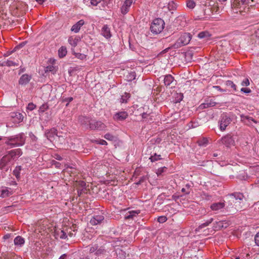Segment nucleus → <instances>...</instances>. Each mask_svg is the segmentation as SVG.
I'll return each mask as SVG.
<instances>
[{
    "mask_svg": "<svg viewBox=\"0 0 259 259\" xmlns=\"http://www.w3.org/2000/svg\"><path fill=\"white\" fill-rule=\"evenodd\" d=\"M257 3L256 0H233L231 6L234 13L244 15L243 13L247 12L250 7L254 6Z\"/></svg>",
    "mask_w": 259,
    "mask_h": 259,
    "instance_id": "obj_1",
    "label": "nucleus"
},
{
    "mask_svg": "<svg viewBox=\"0 0 259 259\" xmlns=\"http://www.w3.org/2000/svg\"><path fill=\"white\" fill-rule=\"evenodd\" d=\"M25 141V136L24 133H22L18 135L11 136L8 138L6 141V144L10 146L11 148L20 146L24 144Z\"/></svg>",
    "mask_w": 259,
    "mask_h": 259,
    "instance_id": "obj_2",
    "label": "nucleus"
},
{
    "mask_svg": "<svg viewBox=\"0 0 259 259\" xmlns=\"http://www.w3.org/2000/svg\"><path fill=\"white\" fill-rule=\"evenodd\" d=\"M191 39V35L189 33H184L181 35L173 47L175 49H178L188 44Z\"/></svg>",
    "mask_w": 259,
    "mask_h": 259,
    "instance_id": "obj_3",
    "label": "nucleus"
},
{
    "mask_svg": "<svg viewBox=\"0 0 259 259\" xmlns=\"http://www.w3.org/2000/svg\"><path fill=\"white\" fill-rule=\"evenodd\" d=\"M164 22L161 18L155 19L150 27V29L153 33L158 34L163 29L164 26Z\"/></svg>",
    "mask_w": 259,
    "mask_h": 259,
    "instance_id": "obj_4",
    "label": "nucleus"
},
{
    "mask_svg": "<svg viewBox=\"0 0 259 259\" xmlns=\"http://www.w3.org/2000/svg\"><path fill=\"white\" fill-rule=\"evenodd\" d=\"M106 125L100 120L92 119L90 123L89 129L91 130L104 131L106 129Z\"/></svg>",
    "mask_w": 259,
    "mask_h": 259,
    "instance_id": "obj_5",
    "label": "nucleus"
},
{
    "mask_svg": "<svg viewBox=\"0 0 259 259\" xmlns=\"http://www.w3.org/2000/svg\"><path fill=\"white\" fill-rule=\"evenodd\" d=\"M231 118L226 115H223L221 116L220 122V128L221 131L225 130L226 127L230 123Z\"/></svg>",
    "mask_w": 259,
    "mask_h": 259,
    "instance_id": "obj_6",
    "label": "nucleus"
},
{
    "mask_svg": "<svg viewBox=\"0 0 259 259\" xmlns=\"http://www.w3.org/2000/svg\"><path fill=\"white\" fill-rule=\"evenodd\" d=\"M136 0H125L120 8V12L122 14H126L130 10L132 5L135 3Z\"/></svg>",
    "mask_w": 259,
    "mask_h": 259,
    "instance_id": "obj_7",
    "label": "nucleus"
},
{
    "mask_svg": "<svg viewBox=\"0 0 259 259\" xmlns=\"http://www.w3.org/2000/svg\"><path fill=\"white\" fill-rule=\"evenodd\" d=\"M225 206V201L214 202L211 204L210 208L211 210L216 212V213L222 211V209Z\"/></svg>",
    "mask_w": 259,
    "mask_h": 259,
    "instance_id": "obj_8",
    "label": "nucleus"
},
{
    "mask_svg": "<svg viewBox=\"0 0 259 259\" xmlns=\"http://www.w3.org/2000/svg\"><path fill=\"white\" fill-rule=\"evenodd\" d=\"M22 154V152L21 149H16L11 150L8 152L7 155L12 160H16Z\"/></svg>",
    "mask_w": 259,
    "mask_h": 259,
    "instance_id": "obj_9",
    "label": "nucleus"
},
{
    "mask_svg": "<svg viewBox=\"0 0 259 259\" xmlns=\"http://www.w3.org/2000/svg\"><path fill=\"white\" fill-rule=\"evenodd\" d=\"M104 220V217L102 215H95L90 220V224L92 226L101 225Z\"/></svg>",
    "mask_w": 259,
    "mask_h": 259,
    "instance_id": "obj_10",
    "label": "nucleus"
},
{
    "mask_svg": "<svg viewBox=\"0 0 259 259\" xmlns=\"http://www.w3.org/2000/svg\"><path fill=\"white\" fill-rule=\"evenodd\" d=\"M128 117V113L126 111H120L116 112L113 116L115 121H122Z\"/></svg>",
    "mask_w": 259,
    "mask_h": 259,
    "instance_id": "obj_11",
    "label": "nucleus"
},
{
    "mask_svg": "<svg viewBox=\"0 0 259 259\" xmlns=\"http://www.w3.org/2000/svg\"><path fill=\"white\" fill-rule=\"evenodd\" d=\"M222 143L227 147H230L234 144V141L230 135H226L221 139Z\"/></svg>",
    "mask_w": 259,
    "mask_h": 259,
    "instance_id": "obj_12",
    "label": "nucleus"
},
{
    "mask_svg": "<svg viewBox=\"0 0 259 259\" xmlns=\"http://www.w3.org/2000/svg\"><path fill=\"white\" fill-rule=\"evenodd\" d=\"M92 119H93L90 117L85 116H81L79 118V120L81 125L88 129H89L90 123H91V121H92Z\"/></svg>",
    "mask_w": 259,
    "mask_h": 259,
    "instance_id": "obj_13",
    "label": "nucleus"
},
{
    "mask_svg": "<svg viewBox=\"0 0 259 259\" xmlns=\"http://www.w3.org/2000/svg\"><path fill=\"white\" fill-rule=\"evenodd\" d=\"M101 34L107 39L110 38L111 37L110 28L108 25H103L101 29Z\"/></svg>",
    "mask_w": 259,
    "mask_h": 259,
    "instance_id": "obj_14",
    "label": "nucleus"
},
{
    "mask_svg": "<svg viewBox=\"0 0 259 259\" xmlns=\"http://www.w3.org/2000/svg\"><path fill=\"white\" fill-rule=\"evenodd\" d=\"M45 136L49 141H53L55 139V137L58 136L57 134V130L55 128L51 129L46 132Z\"/></svg>",
    "mask_w": 259,
    "mask_h": 259,
    "instance_id": "obj_15",
    "label": "nucleus"
},
{
    "mask_svg": "<svg viewBox=\"0 0 259 259\" xmlns=\"http://www.w3.org/2000/svg\"><path fill=\"white\" fill-rule=\"evenodd\" d=\"M216 105V103L212 99H208L205 100L203 103H202L199 107L201 109H205L210 107H213Z\"/></svg>",
    "mask_w": 259,
    "mask_h": 259,
    "instance_id": "obj_16",
    "label": "nucleus"
},
{
    "mask_svg": "<svg viewBox=\"0 0 259 259\" xmlns=\"http://www.w3.org/2000/svg\"><path fill=\"white\" fill-rule=\"evenodd\" d=\"M84 24V21L82 19L80 20L72 26L71 30L75 33H77L79 31L81 27Z\"/></svg>",
    "mask_w": 259,
    "mask_h": 259,
    "instance_id": "obj_17",
    "label": "nucleus"
},
{
    "mask_svg": "<svg viewBox=\"0 0 259 259\" xmlns=\"http://www.w3.org/2000/svg\"><path fill=\"white\" fill-rule=\"evenodd\" d=\"M11 159L9 156L7 154L3 156L0 160V169H3L5 166L11 161Z\"/></svg>",
    "mask_w": 259,
    "mask_h": 259,
    "instance_id": "obj_18",
    "label": "nucleus"
},
{
    "mask_svg": "<svg viewBox=\"0 0 259 259\" xmlns=\"http://www.w3.org/2000/svg\"><path fill=\"white\" fill-rule=\"evenodd\" d=\"M19 61L18 60H16V61L14 60L12 58H10L7 61H4L2 64V66H7L9 67L10 66H19Z\"/></svg>",
    "mask_w": 259,
    "mask_h": 259,
    "instance_id": "obj_19",
    "label": "nucleus"
},
{
    "mask_svg": "<svg viewBox=\"0 0 259 259\" xmlns=\"http://www.w3.org/2000/svg\"><path fill=\"white\" fill-rule=\"evenodd\" d=\"M174 81V77L170 74H168L165 76L164 78V83L166 87H169L172 88V86L170 87V85L173 83Z\"/></svg>",
    "mask_w": 259,
    "mask_h": 259,
    "instance_id": "obj_20",
    "label": "nucleus"
},
{
    "mask_svg": "<svg viewBox=\"0 0 259 259\" xmlns=\"http://www.w3.org/2000/svg\"><path fill=\"white\" fill-rule=\"evenodd\" d=\"M13 194V191L10 188L4 187L1 190V196L2 198H6Z\"/></svg>",
    "mask_w": 259,
    "mask_h": 259,
    "instance_id": "obj_21",
    "label": "nucleus"
},
{
    "mask_svg": "<svg viewBox=\"0 0 259 259\" xmlns=\"http://www.w3.org/2000/svg\"><path fill=\"white\" fill-rule=\"evenodd\" d=\"M31 76L28 74L22 75L19 79V83L20 84L23 85L27 84L30 80Z\"/></svg>",
    "mask_w": 259,
    "mask_h": 259,
    "instance_id": "obj_22",
    "label": "nucleus"
},
{
    "mask_svg": "<svg viewBox=\"0 0 259 259\" xmlns=\"http://www.w3.org/2000/svg\"><path fill=\"white\" fill-rule=\"evenodd\" d=\"M79 41V38L78 36H70L68 38V43L72 47H75Z\"/></svg>",
    "mask_w": 259,
    "mask_h": 259,
    "instance_id": "obj_23",
    "label": "nucleus"
},
{
    "mask_svg": "<svg viewBox=\"0 0 259 259\" xmlns=\"http://www.w3.org/2000/svg\"><path fill=\"white\" fill-rule=\"evenodd\" d=\"M12 117L14 118V121L17 122H20L22 121L23 119V115L19 112L13 113Z\"/></svg>",
    "mask_w": 259,
    "mask_h": 259,
    "instance_id": "obj_24",
    "label": "nucleus"
},
{
    "mask_svg": "<svg viewBox=\"0 0 259 259\" xmlns=\"http://www.w3.org/2000/svg\"><path fill=\"white\" fill-rule=\"evenodd\" d=\"M67 48L65 46H62L58 50V56L60 58H63L67 55Z\"/></svg>",
    "mask_w": 259,
    "mask_h": 259,
    "instance_id": "obj_25",
    "label": "nucleus"
},
{
    "mask_svg": "<svg viewBox=\"0 0 259 259\" xmlns=\"http://www.w3.org/2000/svg\"><path fill=\"white\" fill-rule=\"evenodd\" d=\"M203 228H196L195 230V233L196 234H198V236H206L208 234L209 230L208 229H204L203 231V233H199L200 232H201V230Z\"/></svg>",
    "mask_w": 259,
    "mask_h": 259,
    "instance_id": "obj_26",
    "label": "nucleus"
},
{
    "mask_svg": "<svg viewBox=\"0 0 259 259\" xmlns=\"http://www.w3.org/2000/svg\"><path fill=\"white\" fill-rule=\"evenodd\" d=\"M131 97L130 93L125 92L121 96L120 99V102L121 103H127L129 99Z\"/></svg>",
    "mask_w": 259,
    "mask_h": 259,
    "instance_id": "obj_27",
    "label": "nucleus"
},
{
    "mask_svg": "<svg viewBox=\"0 0 259 259\" xmlns=\"http://www.w3.org/2000/svg\"><path fill=\"white\" fill-rule=\"evenodd\" d=\"M14 242L15 245L21 246L24 244L25 240L21 236H18L15 238Z\"/></svg>",
    "mask_w": 259,
    "mask_h": 259,
    "instance_id": "obj_28",
    "label": "nucleus"
},
{
    "mask_svg": "<svg viewBox=\"0 0 259 259\" xmlns=\"http://www.w3.org/2000/svg\"><path fill=\"white\" fill-rule=\"evenodd\" d=\"M22 167L21 166H17L13 170V174L18 180L20 179V173Z\"/></svg>",
    "mask_w": 259,
    "mask_h": 259,
    "instance_id": "obj_29",
    "label": "nucleus"
},
{
    "mask_svg": "<svg viewBox=\"0 0 259 259\" xmlns=\"http://www.w3.org/2000/svg\"><path fill=\"white\" fill-rule=\"evenodd\" d=\"M174 102L176 103H180L183 99V94L180 93H175L174 94Z\"/></svg>",
    "mask_w": 259,
    "mask_h": 259,
    "instance_id": "obj_30",
    "label": "nucleus"
},
{
    "mask_svg": "<svg viewBox=\"0 0 259 259\" xmlns=\"http://www.w3.org/2000/svg\"><path fill=\"white\" fill-rule=\"evenodd\" d=\"M241 119L246 124H251V122H256L252 117L247 116H241Z\"/></svg>",
    "mask_w": 259,
    "mask_h": 259,
    "instance_id": "obj_31",
    "label": "nucleus"
},
{
    "mask_svg": "<svg viewBox=\"0 0 259 259\" xmlns=\"http://www.w3.org/2000/svg\"><path fill=\"white\" fill-rule=\"evenodd\" d=\"M112 0H102L101 6H99L100 10H104L106 7H108Z\"/></svg>",
    "mask_w": 259,
    "mask_h": 259,
    "instance_id": "obj_32",
    "label": "nucleus"
},
{
    "mask_svg": "<svg viewBox=\"0 0 259 259\" xmlns=\"http://www.w3.org/2000/svg\"><path fill=\"white\" fill-rule=\"evenodd\" d=\"M199 146L206 147L208 143V140L206 138H203L197 141Z\"/></svg>",
    "mask_w": 259,
    "mask_h": 259,
    "instance_id": "obj_33",
    "label": "nucleus"
},
{
    "mask_svg": "<svg viewBox=\"0 0 259 259\" xmlns=\"http://www.w3.org/2000/svg\"><path fill=\"white\" fill-rule=\"evenodd\" d=\"M140 211L139 210H132L128 212V214L125 216V218L130 219L133 218L134 217L140 213Z\"/></svg>",
    "mask_w": 259,
    "mask_h": 259,
    "instance_id": "obj_34",
    "label": "nucleus"
},
{
    "mask_svg": "<svg viewBox=\"0 0 259 259\" xmlns=\"http://www.w3.org/2000/svg\"><path fill=\"white\" fill-rule=\"evenodd\" d=\"M57 67L54 66L53 65H50L47 66L46 69V72H51L53 74H55L56 73L57 71Z\"/></svg>",
    "mask_w": 259,
    "mask_h": 259,
    "instance_id": "obj_35",
    "label": "nucleus"
},
{
    "mask_svg": "<svg viewBox=\"0 0 259 259\" xmlns=\"http://www.w3.org/2000/svg\"><path fill=\"white\" fill-rule=\"evenodd\" d=\"M136 73L134 71H131L126 76V80L128 81H132L136 78Z\"/></svg>",
    "mask_w": 259,
    "mask_h": 259,
    "instance_id": "obj_36",
    "label": "nucleus"
},
{
    "mask_svg": "<svg viewBox=\"0 0 259 259\" xmlns=\"http://www.w3.org/2000/svg\"><path fill=\"white\" fill-rule=\"evenodd\" d=\"M49 108V106L47 103H44L39 107L38 110L39 114L41 115V114L45 112L46 110H47Z\"/></svg>",
    "mask_w": 259,
    "mask_h": 259,
    "instance_id": "obj_37",
    "label": "nucleus"
},
{
    "mask_svg": "<svg viewBox=\"0 0 259 259\" xmlns=\"http://www.w3.org/2000/svg\"><path fill=\"white\" fill-rule=\"evenodd\" d=\"M226 85H227V87L231 88L233 91H236L237 90L236 85L234 83V82L232 81L227 80L226 82Z\"/></svg>",
    "mask_w": 259,
    "mask_h": 259,
    "instance_id": "obj_38",
    "label": "nucleus"
},
{
    "mask_svg": "<svg viewBox=\"0 0 259 259\" xmlns=\"http://www.w3.org/2000/svg\"><path fill=\"white\" fill-rule=\"evenodd\" d=\"M198 36L200 38H207L210 36V35L209 33V32H208L207 31H203V32H200L198 34Z\"/></svg>",
    "mask_w": 259,
    "mask_h": 259,
    "instance_id": "obj_39",
    "label": "nucleus"
},
{
    "mask_svg": "<svg viewBox=\"0 0 259 259\" xmlns=\"http://www.w3.org/2000/svg\"><path fill=\"white\" fill-rule=\"evenodd\" d=\"M73 55L75 56V57L78 59H79L80 60H84L86 58L87 56L83 54L79 53H74Z\"/></svg>",
    "mask_w": 259,
    "mask_h": 259,
    "instance_id": "obj_40",
    "label": "nucleus"
},
{
    "mask_svg": "<svg viewBox=\"0 0 259 259\" xmlns=\"http://www.w3.org/2000/svg\"><path fill=\"white\" fill-rule=\"evenodd\" d=\"M149 159L151 162H155L158 160L161 159V155L155 154L154 155H152Z\"/></svg>",
    "mask_w": 259,
    "mask_h": 259,
    "instance_id": "obj_41",
    "label": "nucleus"
},
{
    "mask_svg": "<svg viewBox=\"0 0 259 259\" xmlns=\"http://www.w3.org/2000/svg\"><path fill=\"white\" fill-rule=\"evenodd\" d=\"M195 6V3L193 0H189L187 2V7L190 9H193Z\"/></svg>",
    "mask_w": 259,
    "mask_h": 259,
    "instance_id": "obj_42",
    "label": "nucleus"
},
{
    "mask_svg": "<svg viewBox=\"0 0 259 259\" xmlns=\"http://www.w3.org/2000/svg\"><path fill=\"white\" fill-rule=\"evenodd\" d=\"M104 137L109 141H113L114 140L115 137L111 134L107 133L105 134L104 136Z\"/></svg>",
    "mask_w": 259,
    "mask_h": 259,
    "instance_id": "obj_43",
    "label": "nucleus"
},
{
    "mask_svg": "<svg viewBox=\"0 0 259 259\" xmlns=\"http://www.w3.org/2000/svg\"><path fill=\"white\" fill-rule=\"evenodd\" d=\"M102 0H91L90 3L93 6H97L99 4H101Z\"/></svg>",
    "mask_w": 259,
    "mask_h": 259,
    "instance_id": "obj_44",
    "label": "nucleus"
},
{
    "mask_svg": "<svg viewBox=\"0 0 259 259\" xmlns=\"http://www.w3.org/2000/svg\"><path fill=\"white\" fill-rule=\"evenodd\" d=\"M36 108V105L32 103H30L28 104L27 107V110L29 111H32Z\"/></svg>",
    "mask_w": 259,
    "mask_h": 259,
    "instance_id": "obj_45",
    "label": "nucleus"
},
{
    "mask_svg": "<svg viewBox=\"0 0 259 259\" xmlns=\"http://www.w3.org/2000/svg\"><path fill=\"white\" fill-rule=\"evenodd\" d=\"M212 221H213V219L210 218L209 220L206 221L203 224H202L199 227H206V226L209 225V224L212 222Z\"/></svg>",
    "mask_w": 259,
    "mask_h": 259,
    "instance_id": "obj_46",
    "label": "nucleus"
},
{
    "mask_svg": "<svg viewBox=\"0 0 259 259\" xmlns=\"http://www.w3.org/2000/svg\"><path fill=\"white\" fill-rule=\"evenodd\" d=\"M157 221L160 223H163L167 221V218L164 215L160 216L158 217Z\"/></svg>",
    "mask_w": 259,
    "mask_h": 259,
    "instance_id": "obj_47",
    "label": "nucleus"
},
{
    "mask_svg": "<svg viewBox=\"0 0 259 259\" xmlns=\"http://www.w3.org/2000/svg\"><path fill=\"white\" fill-rule=\"evenodd\" d=\"M250 84V82L248 78H245L241 82L242 86L247 87Z\"/></svg>",
    "mask_w": 259,
    "mask_h": 259,
    "instance_id": "obj_48",
    "label": "nucleus"
},
{
    "mask_svg": "<svg viewBox=\"0 0 259 259\" xmlns=\"http://www.w3.org/2000/svg\"><path fill=\"white\" fill-rule=\"evenodd\" d=\"M96 142L102 145H107V142L105 140L102 139L96 140Z\"/></svg>",
    "mask_w": 259,
    "mask_h": 259,
    "instance_id": "obj_49",
    "label": "nucleus"
},
{
    "mask_svg": "<svg viewBox=\"0 0 259 259\" xmlns=\"http://www.w3.org/2000/svg\"><path fill=\"white\" fill-rule=\"evenodd\" d=\"M105 252V250L101 248H98L97 250V252H96L95 254L97 255L103 254Z\"/></svg>",
    "mask_w": 259,
    "mask_h": 259,
    "instance_id": "obj_50",
    "label": "nucleus"
},
{
    "mask_svg": "<svg viewBox=\"0 0 259 259\" xmlns=\"http://www.w3.org/2000/svg\"><path fill=\"white\" fill-rule=\"evenodd\" d=\"M232 195L234 196V197L236 198V199L242 200L243 197V195L241 193H238L237 194H232Z\"/></svg>",
    "mask_w": 259,
    "mask_h": 259,
    "instance_id": "obj_51",
    "label": "nucleus"
},
{
    "mask_svg": "<svg viewBox=\"0 0 259 259\" xmlns=\"http://www.w3.org/2000/svg\"><path fill=\"white\" fill-rule=\"evenodd\" d=\"M98 248V246L95 245L92 247H91L90 249V252L91 253H93L94 252H97V248Z\"/></svg>",
    "mask_w": 259,
    "mask_h": 259,
    "instance_id": "obj_52",
    "label": "nucleus"
},
{
    "mask_svg": "<svg viewBox=\"0 0 259 259\" xmlns=\"http://www.w3.org/2000/svg\"><path fill=\"white\" fill-rule=\"evenodd\" d=\"M241 91L245 93V94H248V93H250L251 91V90L249 88H242L241 89Z\"/></svg>",
    "mask_w": 259,
    "mask_h": 259,
    "instance_id": "obj_53",
    "label": "nucleus"
},
{
    "mask_svg": "<svg viewBox=\"0 0 259 259\" xmlns=\"http://www.w3.org/2000/svg\"><path fill=\"white\" fill-rule=\"evenodd\" d=\"M164 169H166L165 167H161V168H158L157 169V171L156 172L157 175L158 176L161 175L164 171Z\"/></svg>",
    "mask_w": 259,
    "mask_h": 259,
    "instance_id": "obj_54",
    "label": "nucleus"
},
{
    "mask_svg": "<svg viewBox=\"0 0 259 259\" xmlns=\"http://www.w3.org/2000/svg\"><path fill=\"white\" fill-rule=\"evenodd\" d=\"M255 242L257 246H259V232L256 234L254 238Z\"/></svg>",
    "mask_w": 259,
    "mask_h": 259,
    "instance_id": "obj_55",
    "label": "nucleus"
},
{
    "mask_svg": "<svg viewBox=\"0 0 259 259\" xmlns=\"http://www.w3.org/2000/svg\"><path fill=\"white\" fill-rule=\"evenodd\" d=\"M61 233L62 234L60 235V238L61 239H65L67 237L66 233L64 231L61 230Z\"/></svg>",
    "mask_w": 259,
    "mask_h": 259,
    "instance_id": "obj_56",
    "label": "nucleus"
},
{
    "mask_svg": "<svg viewBox=\"0 0 259 259\" xmlns=\"http://www.w3.org/2000/svg\"><path fill=\"white\" fill-rule=\"evenodd\" d=\"M73 99L72 97H69V98H65L64 99V101L68 102L66 106H67L70 102L72 101Z\"/></svg>",
    "mask_w": 259,
    "mask_h": 259,
    "instance_id": "obj_57",
    "label": "nucleus"
},
{
    "mask_svg": "<svg viewBox=\"0 0 259 259\" xmlns=\"http://www.w3.org/2000/svg\"><path fill=\"white\" fill-rule=\"evenodd\" d=\"M11 236H13V235H12L11 234H7L3 237V239L4 240H7L10 238Z\"/></svg>",
    "mask_w": 259,
    "mask_h": 259,
    "instance_id": "obj_58",
    "label": "nucleus"
},
{
    "mask_svg": "<svg viewBox=\"0 0 259 259\" xmlns=\"http://www.w3.org/2000/svg\"><path fill=\"white\" fill-rule=\"evenodd\" d=\"M213 88L217 89L218 91H219L220 92H224V90L222 89L219 86V85H217V86H213Z\"/></svg>",
    "mask_w": 259,
    "mask_h": 259,
    "instance_id": "obj_59",
    "label": "nucleus"
},
{
    "mask_svg": "<svg viewBox=\"0 0 259 259\" xmlns=\"http://www.w3.org/2000/svg\"><path fill=\"white\" fill-rule=\"evenodd\" d=\"M182 192L186 193V194H189L190 192L189 190H186V188H185L182 189Z\"/></svg>",
    "mask_w": 259,
    "mask_h": 259,
    "instance_id": "obj_60",
    "label": "nucleus"
},
{
    "mask_svg": "<svg viewBox=\"0 0 259 259\" xmlns=\"http://www.w3.org/2000/svg\"><path fill=\"white\" fill-rule=\"evenodd\" d=\"M79 184L80 185V186L82 188H84L85 186V183L84 181H80L79 182Z\"/></svg>",
    "mask_w": 259,
    "mask_h": 259,
    "instance_id": "obj_61",
    "label": "nucleus"
},
{
    "mask_svg": "<svg viewBox=\"0 0 259 259\" xmlns=\"http://www.w3.org/2000/svg\"><path fill=\"white\" fill-rule=\"evenodd\" d=\"M255 35L256 37L259 38V28L255 30Z\"/></svg>",
    "mask_w": 259,
    "mask_h": 259,
    "instance_id": "obj_62",
    "label": "nucleus"
},
{
    "mask_svg": "<svg viewBox=\"0 0 259 259\" xmlns=\"http://www.w3.org/2000/svg\"><path fill=\"white\" fill-rule=\"evenodd\" d=\"M149 116V115L148 114H147L146 113H143L142 114V117L143 119L146 118L147 117V116Z\"/></svg>",
    "mask_w": 259,
    "mask_h": 259,
    "instance_id": "obj_63",
    "label": "nucleus"
},
{
    "mask_svg": "<svg viewBox=\"0 0 259 259\" xmlns=\"http://www.w3.org/2000/svg\"><path fill=\"white\" fill-rule=\"evenodd\" d=\"M66 256L67 255L66 254H63L59 257V259H66Z\"/></svg>",
    "mask_w": 259,
    "mask_h": 259,
    "instance_id": "obj_64",
    "label": "nucleus"
}]
</instances>
